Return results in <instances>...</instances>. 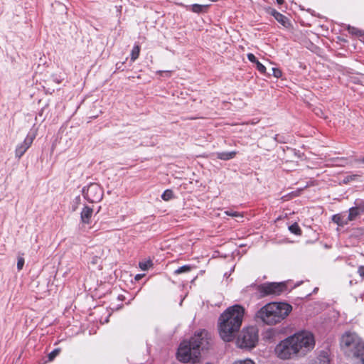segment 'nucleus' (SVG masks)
<instances>
[{"instance_id":"nucleus-31","label":"nucleus","mask_w":364,"mask_h":364,"mask_svg":"<svg viewBox=\"0 0 364 364\" xmlns=\"http://www.w3.org/2000/svg\"><path fill=\"white\" fill-rule=\"evenodd\" d=\"M358 272L360 277H364V266H360Z\"/></svg>"},{"instance_id":"nucleus-37","label":"nucleus","mask_w":364,"mask_h":364,"mask_svg":"<svg viewBox=\"0 0 364 364\" xmlns=\"http://www.w3.org/2000/svg\"><path fill=\"white\" fill-rule=\"evenodd\" d=\"M210 1L214 2V1H216L217 0H210Z\"/></svg>"},{"instance_id":"nucleus-11","label":"nucleus","mask_w":364,"mask_h":364,"mask_svg":"<svg viewBox=\"0 0 364 364\" xmlns=\"http://www.w3.org/2000/svg\"><path fill=\"white\" fill-rule=\"evenodd\" d=\"M93 210L92 208L85 206L80 213L81 221L83 223L89 224L92 215Z\"/></svg>"},{"instance_id":"nucleus-12","label":"nucleus","mask_w":364,"mask_h":364,"mask_svg":"<svg viewBox=\"0 0 364 364\" xmlns=\"http://www.w3.org/2000/svg\"><path fill=\"white\" fill-rule=\"evenodd\" d=\"M270 14L282 26H284L285 27H287L288 26V24H289L288 18L285 16H284L281 13L277 11L275 9H272Z\"/></svg>"},{"instance_id":"nucleus-13","label":"nucleus","mask_w":364,"mask_h":364,"mask_svg":"<svg viewBox=\"0 0 364 364\" xmlns=\"http://www.w3.org/2000/svg\"><path fill=\"white\" fill-rule=\"evenodd\" d=\"M332 221L338 225L343 227L348 223L347 218L342 214H336L332 216Z\"/></svg>"},{"instance_id":"nucleus-22","label":"nucleus","mask_w":364,"mask_h":364,"mask_svg":"<svg viewBox=\"0 0 364 364\" xmlns=\"http://www.w3.org/2000/svg\"><path fill=\"white\" fill-rule=\"evenodd\" d=\"M359 177L360 176L358 174L348 175L343 178V183L347 184L352 181L357 180Z\"/></svg>"},{"instance_id":"nucleus-7","label":"nucleus","mask_w":364,"mask_h":364,"mask_svg":"<svg viewBox=\"0 0 364 364\" xmlns=\"http://www.w3.org/2000/svg\"><path fill=\"white\" fill-rule=\"evenodd\" d=\"M296 348L290 336L276 346L274 353L279 358L287 360L298 356Z\"/></svg>"},{"instance_id":"nucleus-30","label":"nucleus","mask_w":364,"mask_h":364,"mask_svg":"<svg viewBox=\"0 0 364 364\" xmlns=\"http://www.w3.org/2000/svg\"><path fill=\"white\" fill-rule=\"evenodd\" d=\"M139 267L142 270H146L149 267V263L146 262H140Z\"/></svg>"},{"instance_id":"nucleus-29","label":"nucleus","mask_w":364,"mask_h":364,"mask_svg":"<svg viewBox=\"0 0 364 364\" xmlns=\"http://www.w3.org/2000/svg\"><path fill=\"white\" fill-rule=\"evenodd\" d=\"M247 59H248L250 62H252V63H256V62H257V61H258V60H257V58H256V57L255 56V55H254V54H252V53H248V54L247 55Z\"/></svg>"},{"instance_id":"nucleus-16","label":"nucleus","mask_w":364,"mask_h":364,"mask_svg":"<svg viewBox=\"0 0 364 364\" xmlns=\"http://www.w3.org/2000/svg\"><path fill=\"white\" fill-rule=\"evenodd\" d=\"M360 214L359 209L357 207H353L349 209V213L347 219L349 221L354 220L357 216Z\"/></svg>"},{"instance_id":"nucleus-10","label":"nucleus","mask_w":364,"mask_h":364,"mask_svg":"<svg viewBox=\"0 0 364 364\" xmlns=\"http://www.w3.org/2000/svg\"><path fill=\"white\" fill-rule=\"evenodd\" d=\"M36 134L28 133L26 136L25 139L23 142L18 144L15 149V157L18 159H20L22 156L26 153V151L30 148L34 139L36 138Z\"/></svg>"},{"instance_id":"nucleus-32","label":"nucleus","mask_w":364,"mask_h":364,"mask_svg":"<svg viewBox=\"0 0 364 364\" xmlns=\"http://www.w3.org/2000/svg\"><path fill=\"white\" fill-rule=\"evenodd\" d=\"M279 135L278 134H276L275 136H274V140L278 141V142H280V143H283L284 142V141L281 140V139H279Z\"/></svg>"},{"instance_id":"nucleus-24","label":"nucleus","mask_w":364,"mask_h":364,"mask_svg":"<svg viewBox=\"0 0 364 364\" xmlns=\"http://www.w3.org/2000/svg\"><path fill=\"white\" fill-rule=\"evenodd\" d=\"M60 350L55 348L48 354V360L52 361L59 353Z\"/></svg>"},{"instance_id":"nucleus-4","label":"nucleus","mask_w":364,"mask_h":364,"mask_svg":"<svg viewBox=\"0 0 364 364\" xmlns=\"http://www.w3.org/2000/svg\"><path fill=\"white\" fill-rule=\"evenodd\" d=\"M341 346L353 364H364V342L356 333H345L341 338Z\"/></svg>"},{"instance_id":"nucleus-6","label":"nucleus","mask_w":364,"mask_h":364,"mask_svg":"<svg viewBox=\"0 0 364 364\" xmlns=\"http://www.w3.org/2000/svg\"><path fill=\"white\" fill-rule=\"evenodd\" d=\"M258 341V332L255 327L244 328L237 339V345L240 348H252Z\"/></svg>"},{"instance_id":"nucleus-25","label":"nucleus","mask_w":364,"mask_h":364,"mask_svg":"<svg viewBox=\"0 0 364 364\" xmlns=\"http://www.w3.org/2000/svg\"><path fill=\"white\" fill-rule=\"evenodd\" d=\"M256 68L257 70L262 74H264L266 72V68L264 65H262L259 61L256 62Z\"/></svg>"},{"instance_id":"nucleus-21","label":"nucleus","mask_w":364,"mask_h":364,"mask_svg":"<svg viewBox=\"0 0 364 364\" xmlns=\"http://www.w3.org/2000/svg\"><path fill=\"white\" fill-rule=\"evenodd\" d=\"M173 197V193L171 190L167 189L166 190L163 194L161 195V198L164 200L168 201Z\"/></svg>"},{"instance_id":"nucleus-34","label":"nucleus","mask_w":364,"mask_h":364,"mask_svg":"<svg viewBox=\"0 0 364 364\" xmlns=\"http://www.w3.org/2000/svg\"><path fill=\"white\" fill-rule=\"evenodd\" d=\"M277 2L278 3V4L281 5L284 3V0H277Z\"/></svg>"},{"instance_id":"nucleus-15","label":"nucleus","mask_w":364,"mask_h":364,"mask_svg":"<svg viewBox=\"0 0 364 364\" xmlns=\"http://www.w3.org/2000/svg\"><path fill=\"white\" fill-rule=\"evenodd\" d=\"M209 5L193 4L191 6V10L196 14L205 13L207 11Z\"/></svg>"},{"instance_id":"nucleus-2","label":"nucleus","mask_w":364,"mask_h":364,"mask_svg":"<svg viewBox=\"0 0 364 364\" xmlns=\"http://www.w3.org/2000/svg\"><path fill=\"white\" fill-rule=\"evenodd\" d=\"M245 314V309L239 304L228 307L219 318V333L226 342L231 341L240 328Z\"/></svg>"},{"instance_id":"nucleus-18","label":"nucleus","mask_w":364,"mask_h":364,"mask_svg":"<svg viewBox=\"0 0 364 364\" xmlns=\"http://www.w3.org/2000/svg\"><path fill=\"white\" fill-rule=\"evenodd\" d=\"M192 267L191 265H188V264H186V265H183L182 267H180L179 268H178L177 269H176L174 271V273L176 274H182V273H184V272H188L191 270Z\"/></svg>"},{"instance_id":"nucleus-8","label":"nucleus","mask_w":364,"mask_h":364,"mask_svg":"<svg viewBox=\"0 0 364 364\" xmlns=\"http://www.w3.org/2000/svg\"><path fill=\"white\" fill-rule=\"evenodd\" d=\"M287 289L284 282H267L257 287V290L261 297L266 296H278Z\"/></svg>"},{"instance_id":"nucleus-3","label":"nucleus","mask_w":364,"mask_h":364,"mask_svg":"<svg viewBox=\"0 0 364 364\" xmlns=\"http://www.w3.org/2000/svg\"><path fill=\"white\" fill-rule=\"evenodd\" d=\"M291 310L292 307L289 304L271 302L262 307L256 316L267 325H275L283 321Z\"/></svg>"},{"instance_id":"nucleus-17","label":"nucleus","mask_w":364,"mask_h":364,"mask_svg":"<svg viewBox=\"0 0 364 364\" xmlns=\"http://www.w3.org/2000/svg\"><path fill=\"white\" fill-rule=\"evenodd\" d=\"M139 53L140 46L139 45H135L131 51V60L132 62L135 61L139 58Z\"/></svg>"},{"instance_id":"nucleus-26","label":"nucleus","mask_w":364,"mask_h":364,"mask_svg":"<svg viewBox=\"0 0 364 364\" xmlns=\"http://www.w3.org/2000/svg\"><path fill=\"white\" fill-rule=\"evenodd\" d=\"M24 258L21 256L18 257V261H17V269L18 270H21L24 265Z\"/></svg>"},{"instance_id":"nucleus-23","label":"nucleus","mask_w":364,"mask_h":364,"mask_svg":"<svg viewBox=\"0 0 364 364\" xmlns=\"http://www.w3.org/2000/svg\"><path fill=\"white\" fill-rule=\"evenodd\" d=\"M225 214L226 215L231 216V217H235V218H243V215L240 213L237 212V211H233V210H226V211H225Z\"/></svg>"},{"instance_id":"nucleus-9","label":"nucleus","mask_w":364,"mask_h":364,"mask_svg":"<svg viewBox=\"0 0 364 364\" xmlns=\"http://www.w3.org/2000/svg\"><path fill=\"white\" fill-rule=\"evenodd\" d=\"M84 198L90 203H97L103 197V189L97 183H90L82 190Z\"/></svg>"},{"instance_id":"nucleus-27","label":"nucleus","mask_w":364,"mask_h":364,"mask_svg":"<svg viewBox=\"0 0 364 364\" xmlns=\"http://www.w3.org/2000/svg\"><path fill=\"white\" fill-rule=\"evenodd\" d=\"M272 74L275 77L279 78L282 76V73L280 69L277 68H272Z\"/></svg>"},{"instance_id":"nucleus-33","label":"nucleus","mask_w":364,"mask_h":364,"mask_svg":"<svg viewBox=\"0 0 364 364\" xmlns=\"http://www.w3.org/2000/svg\"><path fill=\"white\" fill-rule=\"evenodd\" d=\"M357 161H358V162H360V163H363V164H364V157H363V158H362V159H358V160H357Z\"/></svg>"},{"instance_id":"nucleus-5","label":"nucleus","mask_w":364,"mask_h":364,"mask_svg":"<svg viewBox=\"0 0 364 364\" xmlns=\"http://www.w3.org/2000/svg\"><path fill=\"white\" fill-rule=\"evenodd\" d=\"M294 342L298 357L304 356L311 351L315 346L314 334L308 331H301L291 336Z\"/></svg>"},{"instance_id":"nucleus-36","label":"nucleus","mask_w":364,"mask_h":364,"mask_svg":"<svg viewBox=\"0 0 364 364\" xmlns=\"http://www.w3.org/2000/svg\"><path fill=\"white\" fill-rule=\"evenodd\" d=\"M323 364H329V361L328 359L323 360Z\"/></svg>"},{"instance_id":"nucleus-1","label":"nucleus","mask_w":364,"mask_h":364,"mask_svg":"<svg viewBox=\"0 0 364 364\" xmlns=\"http://www.w3.org/2000/svg\"><path fill=\"white\" fill-rule=\"evenodd\" d=\"M210 338L205 330L196 332L190 341H183L177 352V358L183 363H192L196 364L199 362L200 351L208 348Z\"/></svg>"},{"instance_id":"nucleus-20","label":"nucleus","mask_w":364,"mask_h":364,"mask_svg":"<svg viewBox=\"0 0 364 364\" xmlns=\"http://www.w3.org/2000/svg\"><path fill=\"white\" fill-rule=\"evenodd\" d=\"M348 31L353 35L361 36L364 35V32L357 28L348 26L347 28Z\"/></svg>"},{"instance_id":"nucleus-19","label":"nucleus","mask_w":364,"mask_h":364,"mask_svg":"<svg viewBox=\"0 0 364 364\" xmlns=\"http://www.w3.org/2000/svg\"><path fill=\"white\" fill-rule=\"evenodd\" d=\"M289 231H290L291 233H293V234H294V235H301V229H300L299 226V225H298V224H297V223H294V224H292L291 225H290V226L289 227Z\"/></svg>"},{"instance_id":"nucleus-28","label":"nucleus","mask_w":364,"mask_h":364,"mask_svg":"<svg viewBox=\"0 0 364 364\" xmlns=\"http://www.w3.org/2000/svg\"><path fill=\"white\" fill-rule=\"evenodd\" d=\"M233 364H255V363L250 359H245V360H237V361L234 362Z\"/></svg>"},{"instance_id":"nucleus-14","label":"nucleus","mask_w":364,"mask_h":364,"mask_svg":"<svg viewBox=\"0 0 364 364\" xmlns=\"http://www.w3.org/2000/svg\"><path fill=\"white\" fill-rule=\"evenodd\" d=\"M237 154V152L233 151H229V152H217L215 154L217 159L220 160H230L231 159H233Z\"/></svg>"},{"instance_id":"nucleus-35","label":"nucleus","mask_w":364,"mask_h":364,"mask_svg":"<svg viewBox=\"0 0 364 364\" xmlns=\"http://www.w3.org/2000/svg\"><path fill=\"white\" fill-rule=\"evenodd\" d=\"M141 277V276L140 274H137V275L136 276L135 279H136V280H138V279H139Z\"/></svg>"}]
</instances>
